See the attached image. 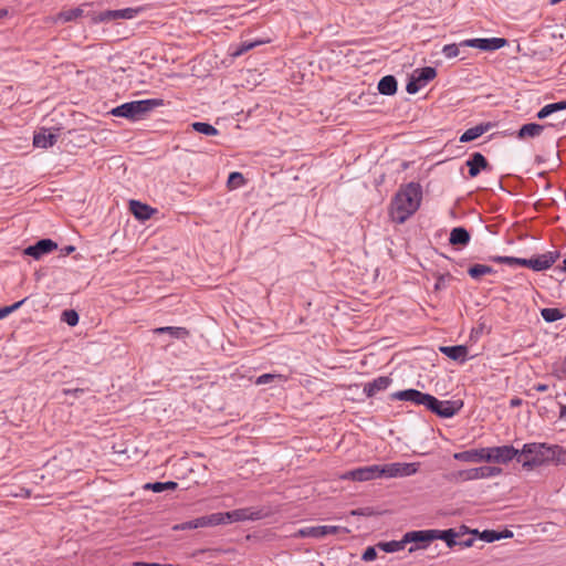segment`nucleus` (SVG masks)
<instances>
[{
	"mask_svg": "<svg viewBox=\"0 0 566 566\" xmlns=\"http://www.w3.org/2000/svg\"><path fill=\"white\" fill-rule=\"evenodd\" d=\"M340 531L348 533L347 528H343L340 526H334V525L308 526V527L298 530L297 536L298 537L321 538V537H325L327 535H335V534L339 533Z\"/></svg>",
	"mask_w": 566,
	"mask_h": 566,
	"instance_id": "obj_13",
	"label": "nucleus"
},
{
	"mask_svg": "<svg viewBox=\"0 0 566 566\" xmlns=\"http://www.w3.org/2000/svg\"><path fill=\"white\" fill-rule=\"evenodd\" d=\"M467 166L469 167L470 177L474 178L481 172V170L489 167V163L481 153H473L467 160Z\"/></svg>",
	"mask_w": 566,
	"mask_h": 566,
	"instance_id": "obj_20",
	"label": "nucleus"
},
{
	"mask_svg": "<svg viewBox=\"0 0 566 566\" xmlns=\"http://www.w3.org/2000/svg\"><path fill=\"white\" fill-rule=\"evenodd\" d=\"M423 406L441 418H451L463 407V402L461 400H439L428 394Z\"/></svg>",
	"mask_w": 566,
	"mask_h": 566,
	"instance_id": "obj_4",
	"label": "nucleus"
},
{
	"mask_svg": "<svg viewBox=\"0 0 566 566\" xmlns=\"http://www.w3.org/2000/svg\"><path fill=\"white\" fill-rule=\"evenodd\" d=\"M491 261L495 262V263H500V264H507L510 266H514V265H521V266H525L526 268V260L527 259H524V258H515V256H501V255H496V256H491L490 258Z\"/></svg>",
	"mask_w": 566,
	"mask_h": 566,
	"instance_id": "obj_32",
	"label": "nucleus"
},
{
	"mask_svg": "<svg viewBox=\"0 0 566 566\" xmlns=\"http://www.w3.org/2000/svg\"><path fill=\"white\" fill-rule=\"evenodd\" d=\"M492 127L491 123H482L474 127H471L467 129L461 136H460V143H470L480 136H482L484 133H486Z\"/></svg>",
	"mask_w": 566,
	"mask_h": 566,
	"instance_id": "obj_23",
	"label": "nucleus"
},
{
	"mask_svg": "<svg viewBox=\"0 0 566 566\" xmlns=\"http://www.w3.org/2000/svg\"><path fill=\"white\" fill-rule=\"evenodd\" d=\"M512 403H513V405H517V403H518V400H512Z\"/></svg>",
	"mask_w": 566,
	"mask_h": 566,
	"instance_id": "obj_61",
	"label": "nucleus"
},
{
	"mask_svg": "<svg viewBox=\"0 0 566 566\" xmlns=\"http://www.w3.org/2000/svg\"><path fill=\"white\" fill-rule=\"evenodd\" d=\"M406 544L403 536L401 541L380 542L377 546L386 553H395L403 549Z\"/></svg>",
	"mask_w": 566,
	"mask_h": 566,
	"instance_id": "obj_35",
	"label": "nucleus"
},
{
	"mask_svg": "<svg viewBox=\"0 0 566 566\" xmlns=\"http://www.w3.org/2000/svg\"><path fill=\"white\" fill-rule=\"evenodd\" d=\"M61 319L66 323L69 326H75L78 323V314L74 310H65L62 313Z\"/></svg>",
	"mask_w": 566,
	"mask_h": 566,
	"instance_id": "obj_42",
	"label": "nucleus"
},
{
	"mask_svg": "<svg viewBox=\"0 0 566 566\" xmlns=\"http://www.w3.org/2000/svg\"><path fill=\"white\" fill-rule=\"evenodd\" d=\"M480 537L488 543H492V542L501 539L503 537V534L499 533L496 531H493V530L492 531L486 530L481 533Z\"/></svg>",
	"mask_w": 566,
	"mask_h": 566,
	"instance_id": "obj_43",
	"label": "nucleus"
},
{
	"mask_svg": "<svg viewBox=\"0 0 566 566\" xmlns=\"http://www.w3.org/2000/svg\"><path fill=\"white\" fill-rule=\"evenodd\" d=\"M261 42H258V41H243L242 43H240L232 52V55L233 56H240L244 53H247L248 51L252 50L253 48H255L256 45H259Z\"/></svg>",
	"mask_w": 566,
	"mask_h": 566,
	"instance_id": "obj_40",
	"label": "nucleus"
},
{
	"mask_svg": "<svg viewBox=\"0 0 566 566\" xmlns=\"http://www.w3.org/2000/svg\"><path fill=\"white\" fill-rule=\"evenodd\" d=\"M463 48L461 45V42L460 43H452V44H446L443 48H442V54L447 57V59H453V57H457L459 56L460 54V49Z\"/></svg>",
	"mask_w": 566,
	"mask_h": 566,
	"instance_id": "obj_41",
	"label": "nucleus"
},
{
	"mask_svg": "<svg viewBox=\"0 0 566 566\" xmlns=\"http://www.w3.org/2000/svg\"><path fill=\"white\" fill-rule=\"evenodd\" d=\"M418 471L416 463H389L381 465L380 473L382 476L396 478V476H410Z\"/></svg>",
	"mask_w": 566,
	"mask_h": 566,
	"instance_id": "obj_12",
	"label": "nucleus"
},
{
	"mask_svg": "<svg viewBox=\"0 0 566 566\" xmlns=\"http://www.w3.org/2000/svg\"><path fill=\"white\" fill-rule=\"evenodd\" d=\"M377 557V552L375 549V547L373 546H369L366 548V551L364 552L363 556H361V559L365 560V562H371L374 560L375 558Z\"/></svg>",
	"mask_w": 566,
	"mask_h": 566,
	"instance_id": "obj_45",
	"label": "nucleus"
},
{
	"mask_svg": "<svg viewBox=\"0 0 566 566\" xmlns=\"http://www.w3.org/2000/svg\"><path fill=\"white\" fill-rule=\"evenodd\" d=\"M554 114L553 112V108H552V105L551 104H547L545 105L544 107H542L537 114H536V117L538 119H544L546 117H548L549 115Z\"/></svg>",
	"mask_w": 566,
	"mask_h": 566,
	"instance_id": "obj_46",
	"label": "nucleus"
},
{
	"mask_svg": "<svg viewBox=\"0 0 566 566\" xmlns=\"http://www.w3.org/2000/svg\"><path fill=\"white\" fill-rule=\"evenodd\" d=\"M551 105H552V108H553L554 113L560 112V111H565L566 109V99L565 101H560V102H556V103H551Z\"/></svg>",
	"mask_w": 566,
	"mask_h": 566,
	"instance_id": "obj_49",
	"label": "nucleus"
},
{
	"mask_svg": "<svg viewBox=\"0 0 566 566\" xmlns=\"http://www.w3.org/2000/svg\"><path fill=\"white\" fill-rule=\"evenodd\" d=\"M178 484L174 481L168 482H154V483H146L144 485L145 490H151L155 493H160L167 490H175L177 489Z\"/></svg>",
	"mask_w": 566,
	"mask_h": 566,
	"instance_id": "obj_34",
	"label": "nucleus"
},
{
	"mask_svg": "<svg viewBox=\"0 0 566 566\" xmlns=\"http://www.w3.org/2000/svg\"><path fill=\"white\" fill-rule=\"evenodd\" d=\"M62 392L65 395V396H69V395H73V396H78L80 394H83L84 392V389H81V388H74V389H71V388H65L62 390Z\"/></svg>",
	"mask_w": 566,
	"mask_h": 566,
	"instance_id": "obj_50",
	"label": "nucleus"
},
{
	"mask_svg": "<svg viewBox=\"0 0 566 566\" xmlns=\"http://www.w3.org/2000/svg\"><path fill=\"white\" fill-rule=\"evenodd\" d=\"M116 10H106L103 12H93L91 14V20L93 23H102V22H109L113 20H117L116 18Z\"/></svg>",
	"mask_w": 566,
	"mask_h": 566,
	"instance_id": "obj_37",
	"label": "nucleus"
},
{
	"mask_svg": "<svg viewBox=\"0 0 566 566\" xmlns=\"http://www.w3.org/2000/svg\"><path fill=\"white\" fill-rule=\"evenodd\" d=\"M392 384V379L389 376H379L366 384H364V394L367 397H374L381 391H385Z\"/></svg>",
	"mask_w": 566,
	"mask_h": 566,
	"instance_id": "obj_18",
	"label": "nucleus"
},
{
	"mask_svg": "<svg viewBox=\"0 0 566 566\" xmlns=\"http://www.w3.org/2000/svg\"><path fill=\"white\" fill-rule=\"evenodd\" d=\"M130 212L139 220H148L154 213V209L149 206L142 203L137 200H132L129 202Z\"/></svg>",
	"mask_w": 566,
	"mask_h": 566,
	"instance_id": "obj_24",
	"label": "nucleus"
},
{
	"mask_svg": "<svg viewBox=\"0 0 566 566\" xmlns=\"http://www.w3.org/2000/svg\"><path fill=\"white\" fill-rule=\"evenodd\" d=\"M59 134L49 128H40L34 133L33 145L36 148H49L57 142Z\"/></svg>",
	"mask_w": 566,
	"mask_h": 566,
	"instance_id": "obj_17",
	"label": "nucleus"
},
{
	"mask_svg": "<svg viewBox=\"0 0 566 566\" xmlns=\"http://www.w3.org/2000/svg\"><path fill=\"white\" fill-rule=\"evenodd\" d=\"M8 14V11L6 9L0 10V19L6 17Z\"/></svg>",
	"mask_w": 566,
	"mask_h": 566,
	"instance_id": "obj_55",
	"label": "nucleus"
},
{
	"mask_svg": "<svg viewBox=\"0 0 566 566\" xmlns=\"http://www.w3.org/2000/svg\"><path fill=\"white\" fill-rule=\"evenodd\" d=\"M146 566H164V565L158 564V563H150L149 565H146Z\"/></svg>",
	"mask_w": 566,
	"mask_h": 566,
	"instance_id": "obj_58",
	"label": "nucleus"
},
{
	"mask_svg": "<svg viewBox=\"0 0 566 566\" xmlns=\"http://www.w3.org/2000/svg\"><path fill=\"white\" fill-rule=\"evenodd\" d=\"M164 105L165 101L163 98L138 99L116 106L111 109L109 114L115 117H124L132 122H138L155 108Z\"/></svg>",
	"mask_w": 566,
	"mask_h": 566,
	"instance_id": "obj_3",
	"label": "nucleus"
},
{
	"mask_svg": "<svg viewBox=\"0 0 566 566\" xmlns=\"http://www.w3.org/2000/svg\"><path fill=\"white\" fill-rule=\"evenodd\" d=\"M470 233L463 227L453 228L450 232L449 242L452 245H467L470 242Z\"/></svg>",
	"mask_w": 566,
	"mask_h": 566,
	"instance_id": "obj_25",
	"label": "nucleus"
},
{
	"mask_svg": "<svg viewBox=\"0 0 566 566\" xmlns=\"http://www.w3.org/2000/svg\"><path fill=\"white\" fill-rule=\"evenodd\" d=\"M560 254L558 251H548L543 254L530 258L526 260V268L542 272L552 268V265L559 259Z\"/></svg>",
	"mask_w": 566,
	"mask_h": 566,
	"instance_id": "obj_9",
	"label": "nucleus"
},
{
	"mask_svg": "<svg viewBox=\"0 0 566 566\" xmlns=\"http://www.w3.org/2000/svg\"><path fill=\"white\" fill-rule=\"evenodd\" d=\"M150 563H145V562H137L135 563V566H146V565H149Z\"/></svg>",
	"mask_w": 566,
	"mask_h": 566,
	"instance_id": "obj_56",
	"label": "nucleus"
},
{
	"mask_svg": "<svg viewBox=\"0 0 566 566\" xmlns=\"http://www.w3.org/2000/svg\"><path fill=\"white\" fill-rule=\"evenodd\" d=\"M223 524V517L221 515V512L213 513L206 516H200L196 518L195 526L199 527H208V526H217Z\"/></svg>",
	"mask_w": 566,
	"mask_h": 566,
	"instance_id": "obj_29",
	"label": "nucleus"
},
{
	"mask_svg": "<svg viewBox=\"0 0 566 566\" xmlns=\"http://www.w3.org/2000/svg\"><path fill=\"white\" fill-rule=\"evenodd\" d=\"M507 40L504 38H476L461 41L462 46L475 48L485 52H492L504 48Z\"/></svg>",
	"mask_w": 566,
	"mask_h": 566,
	"instance_id": "obj_8",
	"label": "nucleus"
},
{
	"mask_svg": "<svg viewBox=\"0 0 566 566\" xmlns=\"http://www.w3.org/2000/svg\"><path fill=\"white\" fill-rule=\"evenodd\" d=\"M503 470L499 467L483 465L467 470H460L451 474L450 480L453 482H465L472 480L489 479L501 475Z\"/></svg>",
	"mask_w": 566,
	"mask_h": 566,
	"instance_id": "obj_5",
	"label": "nucleus"
},
{
	"mask_svg": "<svg viewBox=\"0 0 566 566\" xmlns=\"http://www.w3.org/2000/svg\"><path fill=\"white\" fill-rule=\"evenodd\" d=\"M352 515H370L369 509H359L352 511Z\"/></svg>",
	"mask_w": 566,
	"mask_h": 566,
	"instance_id": "obj_51",
	"label": "nucleus"
},
{
	"mask_svg": "<svg viewBox=\"0 0 566 566\" xmlns=\"http://www.w3.org/2000/svg\"><path fill=\"white\" fill-rule=\"evenodd\" d=\"M566 462V450L559 446H548L546 443H525L520 449L517 463L522 468L531 471L539 467L559 464Z\"/></svg>",
	"mask_w": 566,
	"mask_h": 566,
	"instance_id": "obj_1",
	"label": "nucleus"
},
{
	"mask_svg": "<svg viewBox=\"0 0 566 566\" xmlns=\"http://www.w3.org/2000/svg\"><path fill=\"white\" fill-rule=\"evenodd\" d=\"M74 250H75V248L73 245H66L62 249V253L64 255H67V254L72 253Z\"/></svg>",
	"mask_w": 566,
	"mask_h": 566,
	"instance_id": "obj_53",
	"label": "nucleus"
},
{
	"mask_svg": "<svg viewBox=\"0 0 566 566\" xmlns=\"http://www.w3.org/2000/svg\"><path fill=\"white\" fill-rule=\"evenodd\" d=\"M545 125L537 123L524 124L517 130L516 137L518 139L536 138L543 134Z\"/></svg>",
	"mask_w": 566,
	"mask_h": 566,
	"instance_id": "obj_22",
	"label": "nucleus"
},
{
	"mask_svg": "<svg viewBox=\"0 0 566 566\" xmlns=\"http://www.w3.org/2000/svg\"><path fill=\"white\" fill-rule=\"evenodd\" d=\"M562 270L566 272V259L563 261V268H562Z\"/></svg>",
	"mask_w": 566,
	"mask_h": 566,
	"instance_id": "obj_59",
	"label": "nucleus"
},
{
	"mask_svg": "<svg viewBox=\"0 0 566 566\" xmlns=\"http://www.w3.org/2000/svg\"><path fill=\"white\" fill-rule=\"evenodd\" d=\"M25 302V298L19 301V302H15L14 304L10 305V306H4V307H1L0 308V319L7 317L9 314L13 313L14 311H17L18 308L21 307V305Z\"/></svg>",
	"mask_w": 566,
	"mask_h": 566,
	"instance_id": "obj_44",
	"label": "nucleus"
},
{
	"mask_svg": "<svg viewBox=\"0 0 566 566\" xmlns=\"http://www.w3.org/2000/svg\"><path fill=\"white\" fill-rule=\"evenodd\" d=\"M155 334H167L171 338H186L189 335V332L185 327H177V326H165V327H158L154 329Z\"/></svg>",
	"mask_w": 566,
	"mask_h": 566,
	"instance_id": "obj_28",
	"label": "nucleus"
},
{
	"mask_svg": "<svg viewBox=\"0 0 566 566\" xmlns=\"http://www.w3.org/2000/svg\"><path fill=\"white\" fill-rule=\"evenodd\" d=\"M434 539H442L446 542L447 546L449 548H452L454 546H459V543L457 541L458 534L454 532L453 528L449 530H433Z\"/></svg>",
	"mask_w": 566,
	"mask_h": 566,
	"instance_id": "obj_27",
	"label": "nucleus"
},
{
	"mask_svg": "<svg viewBox=\"0 0 566 566\" xmlns=\"http://www.w3.org/2000/svg\"><path fill=\"white\" fill-rule=\"evenodd\" d=\"M439 286H441L440 281L437 283L436 287L438 289Z\"/></svg>",
	"mask_w": 566,
	"mask_h": 566,
	"instance_id": "obj_62",
	"label": "nucleus"
},
{
	"mask_svg": "<svg viewBox=\"0 0 566 566\" xmlns=\"http://www.w3.org/2000/svg\"><path fill=\"white\" fill-rule=\"evenodd\" d=\"M494 272L495 270L492 266L480 263L473 264L468 269L469 275L474 280H479L481 276L492 274Z\"/></svg>",
	"mask_w": 566,
	"mask_h": 566,
	"instance_id": "obj_30",
	"label": "nucleus"
},
{
	"mask_svg": "<svg viewBox=\"0 0 566 566\" xmlns=\"http://www.w3.org/2000/svg\"><path fill=\"white\" fill-rule=\"evenodd\" d=\"M437 76V71L434 67L426 66L421 69H416L407 85L406 91L409 94L418 93L423 86H426L430 81H432Z\"/></svg>",
	"mask_w": 566,
	"mask_h": 566,
	"instance_id": "obj_6",
	"label": "nucleus"
},
{
	"mask_svg": "<svg viewBox=\"0 0 566 566\" xmlns=\"http://www.w3.org/2000/svg\"><path fill=\"white\" fill-rule=\"evenodd\" d=\"M397 80L392 75H386L378 82V91L382 95H394L397 92Z\"/></svg>",
	"mask_w": 566,
	"mask_h": 566,
	"instance_id": "obj_26",
	"label": "nucleus"
},
{
	"mask_svg": "<svg viewBox=\"0 0 566 566\" xmlns=\"http://www.w3.org/2000/svg\"><path fill=\"white\" fill-rule=\"evenodd\" d=\"M57 248V244L51 239H41L35 244L29 245L24 250V254L34 258L35 260L41 259L43 255L52 252Z\"/></svg>",
	"mask_w": 566,
	"mask_h": 566,
	"instance_id": "obj_16",
	"label": "nucleus"
},
{
	"mask_svg": "<svg viewBox=\"0 0 566 566\" xmlns=\"http://www.w3.org/2000/svg\"><path fill=\"white\" fill-rule=\"evenodd\" d=\"M223 517V524L243 521H258L263 517L260 510L252 507L237 509L230 512L221 513Z\"/></svg>",
	"mask_w": 566,
	"mask_h": 566,
	"instance_id": "obj_10",
	"label": "nucleus"
},
{
	"mask_svg": "<svg viewBox=\"0 0 566 566\" xmlns=\"http://www.w3.org/2000/svg\"><path fill=\"white\" fill-rule=\"evenodd\" d=\"M439 350L448 358L460 363H464L468 357V347L464 345L441 346Z\"/></svg>",
	"mask_w": 566,
	"mask_h": 566,
	"instance_id": "obj_21",
	"label": "nucleus"
},
{
	"mask_svg": "<svg viewBox=\"0 0 566 566\" xmlns=\"http://www.w3.org/2000/svg\"><path fill=\"white\" fill-rule=\"evenodd\" d=\"M228 182L232 184V185H235V186L242 185L243 184V176H242V174H240V172H231L229 178H228Z\"/></svg>",
	"mask_w": 566,
	"mask_h": 566,
	"instance_id": "obj_47",
	"label": "nucleus"
},
{
	"mask_svg": "<svg viewBox=\"0 0 566 566\" xmlns=\"http://www.w3.org/2000/svg\"><path fill=\"white\" fill-rule=\"evenodd\" d=\"M520 449L514 446L486 447V462L505 464L512 460H516Z\"/></svg>",
	"mask_w": 566,
	"mask_h": 566,
	"instance_id": "obj_7",
	"label": "nucleus"
},
{
	"mask_svg": "<svg viewBox=\"0 0 566 566\" xmlns=\"http://www.w3.org/2000/svg\"><path fill=\"white\" fill-rule=\"evenodd\" d=\"M473 542H474L473 538H469V539H465V541H458L459 546H461V547H470V546L473 545Z\"/></svg>",
	"mask_w": 566,
	"mask_h": 566,
	"instance_id": "obj_52",
	"label": "nucleus"
},
{
	"mask_svg": "<svg viewBox=\"0 0 566 566\" xmlns=\"http://www.w3.org/2000/svg\"><path fill=\"white\" fill-rule=\"evenodd\" d=\"M195 523H196V518L192 520V521H188V522H185V523H182L180 525L175 526V530L185 531V530L198 528V526H195Z\"/></svg>",
	"mask_w": 566,
	"mask_h": 566,
	"instance_id": "obj_48",
	"label": "nucleus"
},
{
	"mask_svg": "<svg viewBox=\"0 0 566 566\" xmlns=\"http://www.w3.org/2000/svg\"><path fill=\"white\" fill-rule=\"evenodd\" d=\"M434 534L433 530H424V531H412L407 532L405 534V542L408 543H416V547H410L409 552L412 553L416 549H423L427 547L428 543L434 541Z\"/></svg>",
	"mask_w": 566,
	"mask_h": 566,
	"instance_id": "obj_14",
	"label": "nucleus"
},
{
	"mask_svg": "<svg viewBox=\"0 0 566 566\" xmlns=\"http://www.w3.org/2000/svg\"><path fill=\"white\" fill-rule=\"evenodd\" d=\"M546 388H547V386H545V385H539V386L537 387V389H538L539 391H544V390H546Z\"/></svg>",
	"mask_w": 566,
	"mask_h": 566,
	"instance_id": "obj_57",
	"label": "nucleus"
},
{
	"mask_svg": "<svg viewBox=\"0 0 566 566\" xmlns=\"http://www.w3.org/2000/svg\"><path fill=\"white\" fill-rule=\"evenodd\" d=\"M84 13V9L83 7H78V8H74V9H69V10H65V11H62L59 13L57 15V21H61V22H70V21H74L76 20L77 18L82 17Z\"/></svg>",
	"mask_w": 566,
	"mask_h": 566,
	"instance_id": "obj_33",
	"label": "nucleus"
},
{
	"mask_svg": "<svg viewBox=\"0 0 566 566\" xmlns=\"http://www.w3.org/2000/svg\"><path fill=\"white\" fill-rule=\"evenodd\" d=\"M286 381V377L281 374H263L255 379V385H273L283 384Z\"/></svg>",
	"mask_w": 566,
	"mask_h": 566,
	"instance_id": "obj_31",
	"label": "nucleus"
},
{
	"mask_svg": "<svg viewBox=\"0 0 566 566\" xmlns=\"http://www.w3.org/2000/svg\"><path fill=\"white\" fill-rule=\"evenodd\" d=\"M422 199V188L417 182H409L398 190L390 209V216L394 221L403 223L420 207Z\"/></svg>",
	"mask_w": 566,
	"mask_h": 566,
	"instance_id": "obj_2",
	"label": "nucleus"
},
{
	"mask_svg": "<svg viewBox=\"0 0 566 566\" xmlns=\"http://www.w3.org/2000/svg\"><path fill=\"white\" fill-rule=\"evenodd\" d=\"M541 315H542L543 319L547 323L556 322V321L563 318V316H564L563 313L560 312V310L555 308V307L543 308L541 311Z\"/></svg>",
	"mask_w": 566,
	"mask_h": 566,
	"instance_id": "obj_38",
	"label": "nucleus"
},
{
	"mask_svg": "<svg viewBox=\"0 0 566 566\" xmlns=\"http://www.w3.org/2000/svg\"><path fill=\"white\" fill-rule=\"evenodd\" d=\"M191 127L195 132L206 136H216L219 134V130L209 123L195 122L191 124Z\"/></svg>",
	"mask_w": 566,
	"mask_h": 566,
	"instance_id": "obj_36",
	"label": "nucleus"
},
{
	"mask_svg": "<svg viewBox=\"0 0 566 566\" xmlns=\"http://www.w3.org/2000/svg\"><path fill=\"white\" fill-rule=\"evenodd\" d=\"M563 368H564V371L566 373V358H565Z\"/></svg>",
	"mask_w": 566,
	"mask_h": 566,
	"instance_id": "obj_60",
	"label": "nucleus"
},
{
	"mask_svg": "<svg viewBox=\"0 0 566 566\" xmlns=\"http://www.w3.org/2000/svg\"><path fill=\"white\" fill-rule=\"evenodd\" d=\"M503 534V537L502 538H506V537H511L513 535V533L511 531H505Z\"/></svg>",
	"mask_w": 566,
	"mask_h": 566,
	"instance_id": "obj_54",
	"label": "nucleus"
},
{
	"mask_svg": "<svg viewBox=\"0 0 566 566\" xmlns=\"http://www.w3.org/2000/svg\"><path fill=\"white\" fill-rule=\"evenodd\" d=\"M427 395V392L410 388L390 394V400H399L410 402L416 406H423Z\"/></svg>",
	"mask_w": 566,
	"mask_h": 566,
	"instance_id": "obj_15",
	"label": "nucleus"
},
{
	"mask_svg": "<svg viewBox=\"0 0 566 566\" xmlns=\"http://www.w3.org/2000/svg\"><path fill=\"white\" fill-rule=\"evenodd\" d=\"M381 465H368L363 468H357L355 470L347 471L342 475L344 480H353V481H369L376 478H381L382 473H380Z\"/></svg>",
	"mask_w": 566,
	"mask_h": 566,
	"instance_id": "obj_11",
	"label": "nucleus"
},
{
	"mask_svg": "<svg viewBox=\"0 0 566 566\" xmlns=\"http://www.w3.org/2000/svg\"><path fill=\"white\" fill-rule=\"evenodd\" d=\"M455 460L468 463L486 462V448L470 449L453 454Z\"/></svg>",
	"mask_w": 566,
	"mask_h": 566,
	"instance_id": "obj_19",
	"label": "nucleus"
},
{
	"mask_svg": "<svg viewBox=\"0 0 566 566\" xmlns=\"http://www.w3.org/2000/svg\"><path fill=\"white\" fill-rule=\"evenodd\" d=\"M142 11L140 8H125V9H118L116 10V18L124 19V20H130L138 15V13Z\"/></svg>",
	"mask_w": 566,
	"mask_h": 566,
	"instance_id": "obj_39",
	"label": "nucleus"
}]
</instances>
